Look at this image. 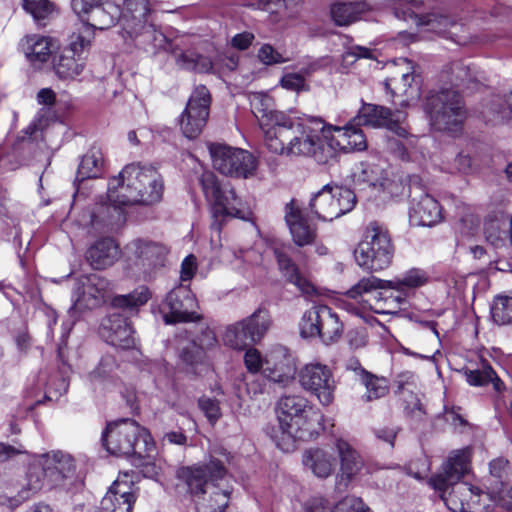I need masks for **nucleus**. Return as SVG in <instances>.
<instances>
[{"label": "nucleus", "instance_id": "obj_1", "mask_svg": "<svg viewBox=\"0 0 512 512\" xmlns=\"http://www.w3.org/2000/svg\"><path fill=\"white\" fill-rule=\"evenodd\" d=\"M163 194V181L159 172L149 165H126L118 176L108 183L107 198L113 205L101 204L93 210H85L77 220L89 233L100 232L111 223L117 207L135 204H153Z\"/></svg>", "mask_w": 512, "mask_h": 512}, {"label": "nucleus", "instance_id": "obj_2", "mask_svg": "<svg viewBox=\"0 0 512 512\" xmlns=\"http://www.w3.org/2000/svg\"><path fill=\"white\" fill-rule=\"evenodd\" d=\"M289 118L290 124L286 130H278L266 144L272 153L312 157L321 164L333 158V149L329 147V124L320 117L296 110Z\"/></svg>", "mask_w": 512, "mask_h": 512}, {"label": "nucleus", "instance_id": "obj_3", "mask_svg": "<svg viewBox=\"0 0 512 512\" xmlns=\"http://www.w3.org/2000/svg\"><path fill=\"white\" fill-rule=\"evenodd\" d=\"M278 426L271 438L284 452L295 448L297 440H310L324 429L323 415L301 395H285L277 404Z\"/></svg>", "mask_w": 512, "mask_h": 512}, {"label": "nucleus", "instance_id": "obj_4", "mask_svg": "<svg viewBox=\"0 0 512 512\" xmlns=\"http://www.w3.org/2000/svg\"><path fill=\"white\" fill-rule=\"evenodd\" d=\"M221 457L211 456L207 464L185 466L177 470L178 480L197 498L198 512H224L228 506L230 492L215 484L226 475L225 461H228V456L222 454Z\"/></svg>", "mask_w": 512, "mask_h": 512}, {"label": "nucleus", "instance_id": "obj_5", "mask_svg": "<svg viewBox=\"0 0 512 512\" xmlns=\"http://www.w3.org/2000/svg\"><path fill=\"white\" fill-rule=\"evenodd\" d=\"M102 443L115 456L142 459L155 451V442L149 431L130 419L109 423L103 432Z\"/></svg>", "mask_w": 512, "mask_h": 512}, {"label": "nucleus", "instance_id": "obj_6", "mask_svg": "<svg viewBox=\"0 0 512 512\" xmlns=\"http://www.w3.org/2000/svg\"><path fill=\"white\" fill-rule=\"evenodd\" d=\"M200 183L206 199L211 203V212L214 218L213 228L219 231L220 222L227 217L252 221L251 203L238 197L233 188L226 185L221 186L212 172L205 171L201 175Z\"/></svg>", "mask_w": 512, "mask_h": 512}, {"label": "nucleus", "instance_id": "obj_7", "mask_svg": "<svg viewBox=\"0 0 512 512\" xmlns=\"http://www.w3.org/2000/svg\"><path fill=\"white\" fill-rule=\"evenodd\" d=\"M75 461L63 451H51L38 455L31 463L27 473L28 490L35 492L47 486L48 488L65 487L67 481L73 478Z\"/></svg>", "mask_w": 512, "mask_h": 512}, {"label": "nucleus", "instance_id": "obj_8", "mask_svg": "<svg viewBox=\"0 0 512 512\" xmlns=\"http://www.w3.org/2000/svg\"><path fill=\"white\" fill-rule=\"evenodd\" d=\"M394 256V246L385 227L377 223L369 224L354 251L356 263L369 271H381L390 266Z\"/></svg>", "mask_w": 512, "mask_h": 512}, {"label": "nucleus", "instance_id": "obj_9", "mask_svg": "<svg viewBox=\"0 0 512 512\" xmlns=\"http://www.w3.org/2000/svg\"><path fill=\"white\" fill-rule=\"evenodd\" d=\"M424 109L431 126L438 131H456L466 118L462 97L453 89L430 92Z\"/></svg>", "mask_w": 512, "mask_h": 512}, {"label": "nucleus", "instance_id": "obj_10", "mask_svg": "<svg viewBox=\"0 0 512 512\" xmlns=\"http://www.w3.org/2000/svg\"><path fill=\"white\" fill-rule=\"evenodd\" d=\"M91 43L92 33L89 28H85L81 33L72 32L68 45L54 60V72L59 79L71 81L82 74Z\"/></svg>", "mask_w": 512, "mask_h": 512}, {"label": "nucleus", "instance_id": "obj_11", "mask_svg": "<svg viewBox=\"0 0 512 512\" xmlns=\"http://www.w3.org/2000/svg\"><path fill=\"white\" fill-rule=\"evenodd\" d=\"M429 486L452 512H465L480 503L483 489L464 481L445 480L440 476H431Z\"/></svg>", "mask_w": 512, "mask_h": 512}, {"label": "nucleus", "instance_id": "obj_12", "mask_svg": "<svg viewBox=\"0 0 512 512\" xmlns=\"http://www.w3.org/2000/svg\"><path fill=\"white\" fill-rule=\"evenodd\" d=\"M248 101L251 111L258 121L264 135L265 145L275 137L278 130L285 131L290 124V115L294 109L276 110L274 99L265 92H250Z\"/></svg>", "mask_w": 512, "mask_h": 512}, {"label": "nucleus", "instance_id": "obj_13", "mask_svg": "<svg viewBox=\"0 0 512 512\" xmlns=\"http://www.w3.org/2000/svg\"><path fill=\"white\" fill-rule=\"evenodd\" d=\"M213 167L223 175L248 178L257 168L256 158L247 150L224 144L208 146Z\"/></svg>", "mask_w": 512, "mask_h": 512}, {"label": "nucleus", "instance_id": "obj_14", "mask_svg": "<svg viewBox=\"0 0 512 512\" xmlns=\"http://www.w3.org/2000/svg\"><path fill=\"white\" fill-rule=\"evenodd\" d=\"M71 8L81 24L75 28L73 33H81L89 28L94 39V30L107 29L114 25L120 17V8L116 4L99 0H71Z\"/></svg>", "mask_w": 512, "mask_h": 512}, {"label": "nucleus", "instance_id": "obj_15", "mask_svg": "<svg viewBox=\"0 0 512 512\" xmlns=\"http://www.w3.org/2000/svg\"><path fill=\"white\" fill-rule=\"evenodd\" d=\"M356 203L353 191L338 185H325L310 201V208L323 221H332L350 212Z\"/></svg>", "mask_w": 512, "mask_h": 512}, {"label": "nucleus", "instance_id": "obj_16", "mask_svg": "<svg viewBox=\"0 0 512 512\" xmlns=\"http://www.w3.org/2000/svg\"><path fill=\"white\" fill-rule=\"evenodd\" d=\"M297 375L300 386L315 395L322 405L328 406L333 402L336 382L329 366L312 361L304 364Z\"/></svg>", "mask_w": 512, "mask_h": 512}, {"label": "nucleus", "instance_id": "obj_17", "mask_svg": "<svg viewBox=\"0 0 512 512\" xmlns=\"http://www.w3.org/2000/svg\"><path fill=\"white\" fill-rule=\"evenodd\" d=\"M210 103L208 89L203 85L197 86L179 120L180 129L185 137L194 139L201 134L209 117Z\"/></svg>", "mask_w": 512, "mask_h": 512}, {"label": "nucleus", "instance_id": "obj_18", "mask_svg": "<svg viewBox=\"0 0 512 512\" xmlns=\"http://www.w3.org/2000/svg\"><path fill=\"white\" fill-rule=\"evenodd\" d=\"M165 323L195 322L200 320L198 302L188 285L174 287L166 296L162 307Z\"/></svg>", "mask_w": 512, "mask_h": 512}, {"label": "nucleus", "instance_id": "obj_19", "mask_svg": "<svg viewBox=\"0 0 512 512\" xmlns=\"http://www.w3.org/2000/svg\"><path fill=\"white\" fill-rule=\"evenodd\" d=\"M111 284L98 274L80 276L73 289V312L94 309L106 299Z\"/></svg>", "mask_w": 512, "mask_h": 512}, {"label": "nucleus", "instance_id": "obj_20", "mask_svg": "<svg viewBox=\"0 0 512 512\" xmlns=\"http://www.w3.org/2000/svg\"><path fill=\"white\" fill-rule=\"evenodd\" d=\"M264 376L270 381L287 386L293 382L297 370L296 358L285 346L276 345L264 356Z\"/></svg>", "mask_w": 512, "mask_h": 512}, {"label": "nucleus", "instance_id": "obj_21", "mask_svg": "<svg viewBox=\"0 0 512 512\" xmlns=\"http://www.w3.org/2000/svg\"><path fill=\"white\" fill-rule=\"evenodd\" d=\"M405 114L400 111L392 112L390 109L374 104H365L358 115L352 120L357 125H366L373 128L385 127L396 135H406Z\"/></svg>", "mask_w": 512, "mask_h": 512}, {"label": "nucleus", "instance_id": "obj_22", "mask_svg": "<svg viewBox=\"0 0 512 512\" xmlns=\"http://www.w3.org/2000/svg\"><path fill=\"white\" fill-rule=\"evenodd\" d=\"M391 68L393 75L385 81V87L393 96L405 97L399 102L401 106H409L419 97V88L414 84V66L410 60L399 58Z\"/></svg>", "mask_w": 512, "mask_h": 512}, {"label": "nucleus", "instance_id": "obj_23", "mask_svg": "<svg viewBox=\"0 0 512 512\" xmlns=\"http://www.w3.org/2000/svg\"><path fill=\"white\" fill-rule=\"evenodd\" d=\"M334 449L337 451L340 459V472L336 476L335 489L339 492H344L361 472L364 463L360 454L343 438L335 440Z\"/></svg>", "mask_w": 512, "mask_h": 512}, {"label": "nucleus", "instance_id": "obj_24", "mask_svg": "<svg viewBox=\"0 0 512 512\" xmlns=\"http://www.w3.org/2000/svg\"><path fill=\"white\" fill-rule=\"evenodd\" d=\"M284 220L292 240L297 246L302 247L314 243L317 237L316 227L308 222L297 200L291 199L285 204Z\"/></svg>", "mask_w": 512, "mask_h": 512}, {"label": "nucleus", "instance_id": "obj_25", "mask_svg": "<svg viewBox=\"0 0 512 512\" xmlns=\"http://www.w3.org/2000/svg\"><path fill=\"white\" fill-rule=\"evenodd\" d=\"M385 289H387L385 280L375 276L364 277L348 289L345 296L349 300L348 305L351 311L361 316L370 310L378 290Z\"/></svg>", "mask_w": 512, "mask_h": 512}, {"label": "nucleus", "instance_id": "obj_26", "mask_svg": "<svg viewBox=\"0 0 512 512\" xmlns=\"http://www.w3.org/2000/svg\"><path fill=\"white\" fill-rule=\"evenodd\" d=\"M358 126L353 120L343 127L329 124V147L333 149V157L338 151L348 153L367 148L366 137Z\"/></svg>", "mask_w": 512, "mask_h": 512}, {"label": "nucleus", "instance_id": "obj_27", "mask_svg": "<svg viewBox=\"0 0 512 512\" xmlns=\"http://www.w3.org/2000/svg\"><path fill=\"white\" fill-rule=\"evenodd\" d=\"M440 203L430 194L413 198L409 209V221L413 226L433 227L443 221Z\"/></svg>", "mask_w": 512, "mask_h": 512}, {"label": "nucleus", "instance_id": "obj_28", "mask_svg": "<svg viewBox=\"0 0 512 512\" xmlns=\"http://www.w3.org/2000/svg\"><path fill=\"white\" fill-rule=\"evenodd\" d=\"M136 257V265L145 275H151L165 262L167 249L159 243L146 240H135L129 246Z\"/></svg>", "mask_w": 512, "mask_h": 512}, {"label": "nucleus", "instance_id": "obj_29", "mask_svg": "<svg viewBox=\"0 0 512 512\" xmlns=\"http://www.w3.org/2000/svg\"><path fill=\"white\" fill-rule=\"evenodd\" d=\"M103 331L106 341L115 347L130 349L135 346L134 330L121 314H111L103 324Z\"/></svg>", "mask_w": 512, "mask_h": 512}, {"label": "nucleus", "instance_id": "obj_30", "mask_svg": "<svg viewBox=\"0 0 512 512\" xmlns=\"http://www.w3.org/2000/svg\"><path fill=\"white\" fill-rule=\"evenodd\" d=\"M302 463L315 477L326 479L334 473L337 460L333 448L315 447L304 451Z\"/></svg>", "mask_w": 512, "mask_h": 512}, {"label": "nucleus", "instance_id": "obj_31", "mask_svg": "<svg viewBox=\"0 0 512 512\" xmlns=\"http://www.w3.org/2000/svg\"><path fill=\"white\" fill-rule=\"evenodd\" d=\"M134 502L131 484L117 479L101 500V507L106 512H132Z\"/></svg>", "mask_w": 512, "mask_h": 512}, {"label": "nucleus", "instance_id": "obj_32", "mask_svg": "<svg viewBox=\"0 0 512 512\" xmlns=\"http://www.w3.org/2000/svg\"><path fill=\"white\" fill-rule=\"evenodd\" d=\"M274 253L278 262L279 270L287 281L295 285L305 296L311 297L317 294L315 285L300 272L297 265L284 251L275 249Z\"/></svg>", "mask_w": 512, "mask_h": 512}, {"label": "nucleus", "instance_id": "obj_33", "mask_svg": "<svg viewBox=\"0 0 512 512\" xmlns=\"http://www.w3.org/2000/svg\"><path fill=\"white\" fill-rule=\"evenodd\" d=\"M117 367L114 356H102L98 365L87 375L89 383L95 390H110L118 384V378L114 375Z\"/></svg>", "mask_w": 512, "mask_h": 512}, {"label": "nucleus", "instance_id": "obj_34", "mask_svg": "<svg viewBox=\"0 0 512 512\" xmlns=\"http://www.w3.org/2000/svg\"><path fill=\"white\" fill-rule=\"evenodd\" d=\"M485 238L495 248L508 247L512 244V219L509 215L501 214L499 217L485 222Z\"/></svg>", "mask_w": 512, "mask_h": 512}, {"label": "nucleus", "instance_id": "obj_35", "mask_svg": "<svg viewBox=\"0 0 512 512\" xmlns=\"http://www.w3.org/2000/svg\"><path fill=\"white\" fill-rule=\"evenodd\" d=\"M87 260L94 269H105L119 258V247L111 238H103L87 251Z\"/></svg>", "mask_w": 512, "mask_h": 512}, {"label": "nucleus", "instance_id": "obj_36", "mask_svg": "<svg viewBox=\"0 0 512 512\" xmlns=\"http://www.w3.org/2000/svg\"><path fill=\"white\" fill-rule=\"evenodd\" d=\"M54 47L51 38L40 35L27 36L22 43L24 54L33 66H41L45 63L50 58Z\"/></svg>", "mask_w": 512, "mask_h": 512}, {"label": "nucleus", "instance_id": "obj_37", "mask_svg": "<svg viewBox=\"0 0 512 512\" xmlns=\"http://www.w3.org/2000/svg\"><path fill=\"white\" fill-rule=\"evenodd\" d=\"M471 449L462 448L451 452L444 463L442 471L434 476H440L445 480L458 481L470 470Z\"/></svg>", "mask_w": 512, "mask_h": 512}, {"label": "nucleus", "instance_id": "obj_38", "mask_svg": "<svg viewBox=\"0 0 512 512\" xmlns=\"http://www.w3.org/2000/svg\"><path fill=\"white\" fill-rule=\"evenodd\" d=\"M250 342L256 344L261 341L271 326V317L266 309L258 308L250 316L241 320Z\"/></svg>", "mask_w": 512, "mask_h": 512}, {"label": "nucleus", "instance_id": "obj_39", "mask_svg": "<svg viewBox=\"0 0 512 512\" xmlns=\"http://www.w3.org/2000/svg\"><path fill=\"white\" fill-rule=\"evenodd\" d=\"M222 257L233 270L241 274L246 273L251 266L260 262V255L254 249H229L223 252Z\"/></svg>", "mask_w": 512, "mask_h": 512}, {"label": "nucleus", "instance_id": "obj_40", "mask_svg": "<svg viewBox=\"0 0 512 512\" xmlns=\"http://www.w3.org/2000/svg\"><path fill=\"white\" fill-rule=\"evenodd\" d=\"M415 24L421 32L431 31L440 35H453L451 29L456 28L457 24L447 16L437 14L414 15Z\"/></svg>", "mask_w": 512, "mask_h": 512}, {"label": "nucleus", "instance_id": "obj_41", "mask_svg": "<svg viewBox=\"0 0 512 512\" xmlns=\"http://www.w3.org/2000/svg\"><path fill=\"white\" fill-rule=\"evenodd\" d=\"M427 279L428 277L425 271L413 268L399 277L392 280H385V283L387 289H393L404 295L406 291L424 285L427 282Z\"/></svg>", "mask_w": 512, "mask_h": 512}, {"label": "nucleus", "instance_id": "obj_42", "mask_svg": "<svg viewBox=\"0 0 512 512\" xmlns=\"http://www.w3.org/2000/svg\"><path fill=\"white\" fill-rule=\"evenodd\" d=\"M103 154L100 149H90L81 159L78 167L76 181L81 182L89 178H97L102 173Z\"/></svg>", "mask_w": 512, "mask_h": 512}, {"label": "nucleus", "instance_id": "obj_43", "mask_svg": "<svg viewBox=\"0 0 512 512\" xmlns=\"http://www.w3.org/2000/svg\"><path fill=\"white\" fill-rule=\"evenodd\" d=\"M319 337L324 343L330 344L338 340L342 333V324L336 313L325 305L322 309V319L319 328Z\"/></svg>", "mask_w": 512, "mask_h": 512}, {"label": "nucleus", "instance_id": "obj_44", "mask_svg": "<svg viewBox=\"0 0 512 512\" xmlns=\"http://www.w3.org/2000/svg\"><path fill=\"white\" fill-rule=\"evenodd\" d=\"M389 290H378L370 311L377 314H395L398 312L401 305L405 302V297L402 293L397 295L389 294Z\"/></svg>", "mask_w": 512, "mask_h": 512}, {"label": "nucleus", "instance_id": "obj_45", "mask_svg": "<svg viewBox=\"0 0 512 512\" xmlns=\"http://www.w3.org/2000/svg\"><path fill=\"white\" fill-rule=\"evenodd\" d=\"M178 66L183 69L196 72H210L217 63H213L210 58L197 54L194 51L187 50L176 55Z\"/></svg>", "mask_w": 512, "mask_h": 512}, {"label": "nucleus", "instance_id": "obj_46", "mask_svg": "<svg viewBox=\"0 0 512 512\" xmlns=\"http://www.w3.org/2000/svg\"><path fill=\"white\" fill-rule=\"evenodd\" d=\"M360 381L366 388L364 397L367 401L382 398L389 391V382L386 378L375 376L365 370L361 371Z\"/></svg>", "mask_w": 512, "mask_h": 512}, {"label": "nucleus", "instance_id": "obj_47", "mask_svg": "<svg viewBox=\"0 0 512 512\" xmlns=\"http://www.w3.org/2000/svg\"><path fill=\"white\" fill-rule=\"evenodd\" d=\"M364 9L362 3H338L332 6L331 16L337 25H348L354 22Z\"/></svg>", "mask_w": 512, "mask_h": 512}, {"label": "nucleus", "instance_id": "obj_48", "mask_svg": "<svg viewBox=\"0 0 512 512\" xmlns=\"http://www.w3.org/2000/svg\"><path fill=\"white\" fill-rule=\"evenodd\" d=\"M323 307H325V305L313 306L303 314L300 322V333L302 337L314 338L318 336Z\"/></svg>", "mask_w": 512, "mask_h": 512}, {"label": "nucleus", "instance_id": "obj_49", "mask_svg": "<svg viewBox=\"0 0 512 512\" xmlns=\"http://www.w3.org/2000/svg\"><path fill=\"white\" fill-rule=\"evenodd\" d=\"M223 341L225 345L236 350L245 349L248 345L253 344L250 342V337L247 335V330L242 321L231 324L226 328Z\"/></svg>", "mask_w": 512, "mask_h": 512}, {"label": "nucleus", "instance_id": "obj_50", "mask_svg": "<svg viewBox=\"0 0 512 512\" xmlns=\"http://www.w3.org/2000/svg\"><path fill=\"white\" fill-rule=\"evenodd\" d=\"M383 170L377 165L360 163L353 172V181L357 185L367 184L373 189L377 188Z\"/></svg>", "mask_w": 512, "mask_h": 512}, {"label": "nucleus", "instance_id": "obj_51", "mask_svg": "<svg viewBox=\"0 0 512 512\" xmlns=\"http://www.w3.org/2000/svg\"><path fill=\"white\" fill-rule=\"evenodd\" d=\"M492 318L499 325L512 323V297L498 296L491 307Z\"/></svg>", "mask_w": 512, "mask_h": 512}, {"label": "nucleus", "instance_id": "obj_52", "mask_svg": "<svg viewBox=\"0 0 512 512\" xmlns=\"http://www.w3.org/2000/svg\"><path fill=\"white\" fill-rule=\"evenodd\" d=\"M316 68L314 66L303 69L301 73H286L280 79V85L282 88L293 91L301 92L309 89L306 83L305 76L310 75Z\"/></svg>", "mask_w": 512, "mask_h": 512}, {"label": "nucleus", "instance_id": "obj_53", "mask_svg": "<svg viewBox=\"0 0 512 512\" xmlns=\"http://www.w3.org/2000/svg\"><path fill=\"white\" fill-rule=\"evenodd\" d=\"M463 374L469 385L484 386L493 380L494 371L486 362H482L479 368H464Z\"/></svg>", "mask_w": 512, "mask_h": 512}, {"label": "nucleus", "instance_id": "obj_54", "mask_svg": "<svg viewBox=\"0 0 512 512\" xmlns=\"http://www.w3.org/2000/svg\"><path fill=\"white\" fill-rule=\"evenodd\" d=\"M402 138L399 142L395 143L396 147L394 152L402 160H415L417 153V145L419 139L416 136L409 135L408 129L406 128V135H397Z\"/></svg>", "mask_w": 512, "mask_h": 512}, {"label": "nucleus", "instance_id": "obj_55", "mask_svg": "<svg viewBox=\"0 0 512 512\" xmlns=\"http://www.w3.org/2000/svg\"><path fill=\"white\" fill-rule=\"evenodd\" d=\"M22 7L36 21L47 19L54 11L49 0H23Z\"/></svg>", "mask_w": 512, "mask_h": 512}, {"label": "nucleus", "instance_id": "obj_56", "mask_svg": "<svg viewBox=\"0 0 512 512\" xmlns=\"http://www.w3.org/2000/svg\"><path fill=\"white\" fill-rule=\"evenodd\" d=\"M149 300V291L146 288H141L128 295L116 296L112 304L116 308H134L145 304Z\"/></svg>", "mask_w": 512, "mask_h": 512}, {"label": "nucleus", "instance_id": "obj_57", "mask_svg": "<svg viewBox=\"0 0 512 512\" xmlns=\"http://www.w3.org/2000/svg\"><path fill=\"white\" fill-rule=\"evenodd\" d=\"M38 403H40L39 400H25L23 403L17 406V408L10 415L8 420L10 434L17 435L21 432L20 422L27 417L28 413L31 412L35 405Z\"/></svg>", "mask_w": 512, "mask_h": 512}, {"label": "nucleus", "instance_id": "obj_58", "mask_svg": "<svg viewBox=\"0 0 512 512\" xmlns=\"http://www.w3.org/2000/svg\"><path fill=\"white\" fill-rule=\"evenodd\" d=\"M124 5L131 18L141 26L150 11L149 0H124Z\"/></svg>", "mask_w": 512, "mask_h": 512}, {"label": "nucleus", "instance_id": "obj_59", "mask_svg": "<svg viewBox=\"0 0 512 512\" xmlns=\"http://www.w3.org/2000/svg\"><path fill=\"white\" fill-rule=\"evenodd\" d=\"M332 512H371L370 508L361 498L347 496L340 500L332 509Z\"/></svg>", "mask_w": 512, "mask_h": 512}, {"label": "nucleus", "instance_id": "obj_60", "mask_svg": "<svg viewBox=\"0 0 512 512\" xmlns=\"http://www.w3.org/2000/svg\"><path fill=\"white\" fill-rule=\"evenodd\" d=\"M375 190L383 191L390 196H398L403 193L404 186L399 178L389 177L388 173L383 171Z\"/></svg>", "mask_w": 512, "mask_h": 512}, {"label": "nucleus", "instance_id": "obj_61", "mask_svg": "<svg viewBox=\"0 0 512 512\" xmlns=\"http://www.w3.org/2000/svg\"><path fill=\"white\" fill-rule=\"evenodd\" d=\"M264 362V356H262L258 349L250 347L246 350L244 354V364L250 373L255 374L261 371L264 374Z\"/></svg>", "mask_w": 512, "mask_h": 512}, {"label": "nucleus", "instance_id": "obj_62", "mask_svg": "<svg viewBox=\"0 0 512 512\" xmlns=\"http://www.w3.org/2000/svg\"><path fill=\"white\" fill-rule=\"evenodd\" d=\"M258 59L265 65L281 64L288 61L280 52L270 44H264L258 51Z\"/></svg>", "mask_w": 512, "mask_h": 512}, {"label": "nucleus", "instance_id": "obj_63", "mask_svg": "<svg viewBox=\"0 0 512 512\" xmlns=\"http://www.w3.org/2000/svg\"><path fill=\"white\" fill-rule=\"evenodd\" d=\"M198 404L211 424L216 423L221 417V410L217 400L209 397H201Z\"/></svg>", "mask_w": 512, "mask_h": 512}, {"label": "nucleus", "instance_id": "obj_64", "mask_svg": "<svg viewBox=\"0 0 512 512\" xmlns=\"http://www.w3.org/2000/svg\"><path fill=\"white\" fill-rule=\"evenodd\" d=\"M180 357L189 365L201 363L205 357L204 348L195 342H192L189 346L182 349Z\"/></svg>", "mask_w": 512, "mask_h": 512}]
</instances>
